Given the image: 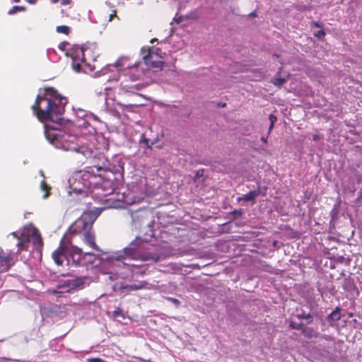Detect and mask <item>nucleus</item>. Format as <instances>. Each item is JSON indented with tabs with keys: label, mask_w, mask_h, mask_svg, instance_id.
<instances>
[{
	"label": "nucleus",
	"mask_w": 362,
	"mask_h": 362,
	"mask_svg": "<svg viewBox=\"0 0 362 362\" xmlns=\"http://www.w3.org/2000/svg\"><path fill=\"white\" fill-rule=\"evenodd\" d=\"M286 79L284 78H279L274 80L273 83L279 87H281L286 83Z\"/></svg>",
	"instance_id": "25"
},
{
	"label": "nucleus",
	"mask_w": 362,
	"mask_h": 362,
	"mask_svg": "<svg viewBox=\"0 0 362 362\" xmlns=\"http://www.w3.org/2000/svg\"><path fill=\"white\" fill-rule=\"evenodd\" d=\"M116 16V11H113L112 13L109 16L108 21H111L113 19V18Z\"/></svg>",
	"instance_id": "31"
},
{
	"label": "nucleus",
	"mask_w": 362,
	"mask_h": 362,
	"mask_svg": "<svg viewBox=\"0 0 362 362\" xmlns=\"http://www.w3.org/2000/svg\"><path fill=\"white\" fill-rule=\"evenodd\" d=\"M269 120L271 122V124H270V126H269V134L270 132L272 131V129L274 127V123L277 121V118L273 114L269 115Z\"/></svg>",
	"instance_id": "24"
},
{
	"label": "nucleus",
	"mask_w": 362,
	"mask_h": 362,
	"mask_svg": "<svg viewBox=\"0 0 362 362\" xmlns=\"http://www.w3.org/2000/svg\"><path fill=\"white\" fill-rule=\"evenodd\" d=\"M25 8L22 6H14L11 9H10L8 12L9 15H13L18 11H24Z\"/></svg>",
	"instance_id": "22"
},
{
	"label": "nucleus",
	"mask_w": 362,
	"mask_h": 362,
	"mask_svg": "<svg viewBox=\"0 0 362 362\" xmlns=\"http://www.w3.org/2000/svg\"><path fill=\"white\" fill-rule=\"evenodd\" d=\"M88 362H105L104 360L100 358H90L88 359Z\"/></svg>",
	"instance_id": "29"
},
{
	"label": "nucleus",
	"mask_w": 362,
	"mask_h": 362,
	"mask_svg": "<svg viewBox=\"0 0 362 362\" xmlns=\"http://www.w3.org/2000/svg\"><path fill=\"white\" fill-rule=\"evenodd\" d=\"M341 308L337 307L329 315L328 320L332 321H338L341 319Z\"/></svg>",
	"instance_id": "16"
},
{
	"label": "nucleus",
	"mask_w": 362,
	"mask_h": 362,
	"mask_svg": "<svg viewBox=\"0 0 362 362\" xmlns=\"http://www.w3.org/2000/svg\"><path fill=\"white\" fill-rule=\"evenodd\" d=\"M314 35L319 39H322L324 38V37L325 36V33L323 30H320L315 33Z\"/></svg>",
	"instance_id": "26"
},
{
	"label": "nucleus",
	"mask_w": 362,
	"mask_h": 362,
	"mask_svg": "<svg viewBox=\"0 0 362 362\" xmlns=\"http://www.w3.org/2000/svg\"><path fill=\"white\" fill-rule=\"evenodd\" d=\"M173 21L175 22H176L177 23H181L182 21V16H179V17L175 16L173 18Z\"/></svg>",
	"instance_id": "32"
},
{
	"label": "nucleus",
	"mask_w": 362,
	"mask_h": 362,
	"mask_svg": "<svg viewBox=\"0 0 362 362\" xmlns=\"http://www.w3.org/2000/svg\"><path fill=\"white\" fill-rule=\"evenodd\" d=\"M301 332L303 335L308 339L317 338L320 336V333L317 331H316L314 328L310 327L304 326Z\"/></svg>",
	"instance_id": "12"
},
{
	"label": "nucleus",
	"mask_w": 362,
	"mask_h": 362,
	"mask_svg": "<svg viewBox=\"0 0 362 362\" xmlns=\"http://www.w3.org/2000/svg\"><path fill=\"white\" fill-rule=\"evenodd\" d=\"M120 88L124 92H129V93H133L135 90H137L136 86H129L124 84L123 82L120 85Z\"/></svg>",
	"instance_id": "20"
},
{
	"label": "nucleus",
	"mask_w": 362,
	"mask_h": 362,
	"mask_svg": "<svg viewBox=\"0 0 362 362\" xmlns=\"http://www.w3.org/2000/svg\"><path fill=\"white\" fill-rule=\"evenodd\" d=\"M321 139V136H320V135H318V134H314V135L313 136V139L314 141H317V140H319V139Z\"/></svg>",
	"instance_id": "36"
},
{
	"label": "nucleus",
	"mask_w": 362,
	"mask_h": 362,
	"mask_svg": "<svg viewBox=\"0 0 362 362\" xmlns=\"http://www.w3.org/2000/svg\"><path fill=\"white\" fill-rule=\"evenodd\" d=\"M144 243L142 240L136 238L134 240L128 247L124 249V257L119 255L117 259H133V260H141L147 261L151 259V255L146 252L144 250Z\"/></svg>",
	"instance_id": "5"
},
{
	"label": "nucleus",
	"mask_w": 362,
	"mask_h": 362,
	"mask_svg": "<svg viewBox=\"0 0 362 362\" xmlns=\"http://www.w3.org/2000/svg\"><path fill=\"white\" fill-rule=\"evenodd\" d=\"M11 234H12V235H13V237H15V238H16L18 240H19L20 236H18L16 232H13V233H12Z\"/></svg>",
	"instance_id": "39"
},
{
	"label": "nucleus",
	"mask_w": 362,
	"mask_h": 362,
	"mask_svg": "<svg viewBox=\"0 0 362 362\" xmlns=\"http://www.w3.org/2000/svg\"><path fill=\"white\" fill-rule=\"evenodd\" d=\"M249 17H256L257 16V14H256V12L255 11H253L252 13H250L249 15H248Z\"/></svg>",
	"instance_id": "38"
},
{
	"label": "nucleus",
	"mask_w": 362,
	"mask_h": 362,
	"mask_svg": "<svg viewBox=\"0 0 362 362\" xmlns=\"http://www.w3.org/2000/svg\"><path fill=\"white\" fill-rule=\"evenodd\" d=\"M67 99L52 87H45L42 94L37 95L32 110L40 122L53 120L64 112Z\"/></svg>",
	"instance_id": "1"
},
{
	"label": "nucleus",
	"mask_w": 362,
	"mask_h": 362,
	"mask_svg": "<svg viewBox=\"0 0 362 362\" xmlns=\"http://www.w3.org/2000/svg\"><path fill=\"white\" fill-rule=\"evenodd\" d=\"M311 26L315 27V28H321V25H320L317 22H315V21L312 22Z\"/></svg>",
	"instance_id": "35"
},
{
	"label": "nucleus",
	"mask_w": 362,
	"mask_h": 362,
	"mask_svg": "<svg viewBox=\"0 0 362 362\" xmlns=\"http://www.w3.org/2000/svg\"><path fill=\"white\" fill-rule=\"evenodd\" d=\"M261 140H262L264 144H267V138H266V137H262V138H261Z\"/></svg>",
	"instance_id": "40"
},
{
	"label": "nucleus",
	"mask_w": 362,
	"mask_h": 362,
	"mask_svg": "<svg viewBox=\"0 0 362 362\" xmlns=\"http://www.w3.org/2000/svg\"><path fill=\"white\" fill-rule=\"evenodd\" d=\"M98 217V214L93 211H85L74 223L72 233L80 234L86 244L91 248L103 254L95 242V235L92 231L93 224Z\"/></svg>",
	"instance_id": "2"
},
{
	"label": "nucleus",
	"mask_w": 362,
	"mask_h": 362,
	"mask_svg": "<svg viewBox=\"0 0 362 362\" xmlns=\"http://www.w3.org/2000/svg\"><path fill=\"white\" fill-rule=\"evenodd\" d=\"M45 136L47 141L52 144H54L55 141L57 140V134L55 133V129L50 128L48 125H45Z\"/></svg>",
	"instance_id": "11"
},
{
	"label": "nucleus",
	"mask_w": 362,
	"mask_h": 362,
	"mask_svg": "<svg viewBox=\"0 0 362 362\" xmlns=\"http://www.w3.org/2000/svg\"><path fill=\"white\" fill-rule=\"evenodd\" d=\"M40 187L42 190L45 191V193L43 195V198H47L49 195L50 187L47 185L45 180H42L40 183Z\"/></svg>",
	"instance_id": "18"
},
{
	"label": "nucleus",
	"mask_w": 362,
	"mask_h": 362,
	"mask_svg": "<svg viewBox=\"0 0 362 362\" xmlns=\"http://www.w3.org/2000/svg\"><path fill=\"white\" fill-rule=\"evenodd\" d=\"M15 262L13 253L0 250V273L7 272Z\"/></svg>",
	"instance_id": "8"
},
{
	"label": "nucleus",
	"mask_w": 362,
	"mask_h": 362,
	"mask_svg": "<svg viewBox=\"0 0 362 362\" xmlns=\"http://www.w3.org/2000/svg\"><path fill=\"white\" fill-rule=\"evenodd\" d=\"M127 57H121L115 62V66L120 70L127 71L131 81H135L139 80L144 75V69L139 68L140 62L134 63L133 65L127 64Z\"/></svg>",
	"instance_id": "6"
},
{
	"label": "nucleus",
	"mask_w": 362,
	"mask_h": 362,
	"mask_svg": "<svg viewBox=\"0 0 362 362\" xmlns=\"http://www.w3.org/2000/svg\"><path fill=\"white\" fill-rule=\"evenodd\" d=\"M56 30L58 33H62L67 35L70 33V28L67 25H59L56 28Z\"/></svg>",
	"instance_id": "19"
},
{
	"label": "nucleus",
	"mask_w": 362,
	"mask_h": 362,
	"mask_svg": "<svg viewBox=\"0 0 362 362\" xmlns=\"http://www.w3.org/2000/svg\"><path fill=\"white\" fill-rule=\"evenodd\" d=\"M29 242H30L29 238L27 236L22 234L20 236L18 243H17V246L18 247V252H20L22 250H27L28 245Z\"/></svg>",
	"instance_id": "15"
},
{
	"label": "nucleus",
	"mask_w": 362,
	"mask_h": 362,
	"mask_svg": "<svg viewBox=\"0 0 362 362\" xmlns=\"http://www.w3.org/2000/svg\"><path fill=\"white\" fill-rule=\"evenodd\" d=\"M259 195V192L256 190L250 191L247 194H245L243 197H240L237 199L238 202L245 201V202H252V204L255 202V198Z\"/></svg>",
	"instance_id": "14"
},
{
	"label": "nucleus",
	"mask_w": 362,
	"mask_h": 362,
	"mask_svg": "<svg viewBox=\"0 0 362 362\" xmlns=\"http://www.w3.org/2000/svg\"><path fill=\"white\" fill-rule=\"evenodd\" d=\"M168 300L171 301L172 303H173L177 306L180 305V301L178 299H177V298H168Z\"/></svg>",
	"instance_id": "28"
},
{
	"label": "nucleus",
	"mask_w": 362,
	"mask_h": 362,
	"mask_svg": "<svg viewBox=\"0 0 362 362\" xmlns=\"http://www.w3.org/2000/svg\"><path fill=\"white\" fill-rule=\"evenodd\" d=\"M98 159L101 160V163H98L95 159L93 166L88 167L86 170L76 173L73 177L75 180L81 179L84 187L90 188L92 185L90 179L95 178L96 175L100 177L101 174L99 172L106 170L109 168V162L103 155H99Z\"/></svg>",
	"instance_id": "4"
},
{
	"label": "nucleus",
	"mask_w": 362,
	"mask_h": 362,
	"mask_svg": "<svg viewBox=\"0 0 362 362\" xmlns=\"http://www.w3.org/2000/svg\"><path fill=\"white\" fill-rule=\"evenodd\" d=\"M141 53L142 55V59L148 69L156 70H161L163 69L165 63L161 60H156L158 54L157 52L154 50L153 47H144L141 49Z\"/></svg>",
	"instance_id": "7"
},
{
	"label": "nucleus",
	"mask_w": 362,
	"mask_h": 362,
	"mask_svg": "<svg viewBox=\"0 0 362 362\" xmlns=\"http://www.w3.org/2000/svg\"><path fill=\"white\" fill-rule=\"evenodd\" d=\"M83 284L82 281L80 280V279H77V280H75L74 281V286H79L80 284Z\"/></svg>",
	"instance_id": "34"
},
{
	"label": "nucleus",
	"mask_w": 362,
	"mask_h": 362,
	"mask_svg": "<svg viewBox=\"0 0 362 362\" xmlns=\"http://www.w3.org/2000/svg\"><path fill=\"white\" fill-rule=\"evenodd\" d=\"M322 337L323 339H325V340H330L331 339V337L328 336V335H322Z\"/></svg>",
	"instance_id": "37"
},
{
	"label": "nucleus",
	"mask_w": 362,
	"mask_h": 362,
	"mask_svg": "<svg viewBox=\"0 0 362 362\" xmlns=\"http://www.w3.org/2000/svg\"><path fill=\"white\" fill-rule=\"evenodd\" d=\"M84 51L83 48L77 47L71 54V59L72 61L71 66L76 71H80L81 69V65L86 62Z\"/></svg>",
	"instance_id": "9"
},
{
	"label": "nucleus",
	"mask_w": 362,
	"mask_h": 362,
	"mask_svg": "<svg viewBox=\"0 0 362 362\" xmlns=\"http://www.w3.org/2000/svg\"><path fill=\"white\" fill-rule=\"evenodd\" d=\"M297 317L299 320H308V324H310L313 322V315L310 313H306L305 311H303L297 315Z\"/></svg>",
	"instance_id": "17"
},
{
	"label": "nucleus",
	"mask_w": 362,
	"mask_h": 362,
	"mask_svg": "<svg viewBox=\"0 0 362 362\" xmlns=\"http://www.w3.org/2000/svg\"><path fill=\"white\" fill-rule=\"evenodd\" d=\"M304 326L305 325L303 323H296V322H292V321L289 324V327L291 329L301 330V331L303 330Z\"/></svg>",
	"instance_id": "23"
},
{
	"label": "nucleus",
	"mask_w": 362,
	"mask_h": 362,
	"mask_svg": "<svg viewBox=\"0 0 362 362\" xmlns=\"http://www.w3.org/2000/svg\"><path fill=\"white\" fill-rule=\"evenodd\" d=\"M33 244L37 247L41 248L43 246V242L40 235L37 234L33 238Z\"/></svg>",
	"instance_id": "21"
},
{
	"label": "nucleus",
	"mask_w": 362,
	"mask_h": 362,
	"mask_svg": "<svg viewBox=\"0 0 362 362\" xmlns=\"http://www.w3.org/2000/svg\"><path fill=\"white\" fill-rule=\"evenodd\" d=\"M243 211L242 209H238V210L235 209L232 211L233 214L238 216H241L243 215Z\"/></svg>",
	"instance_id": "30"
},
{
	"label": "nucleus",
	"mask_w": 362,
	"mask_h": 362,
	"mask_svg": "<svg viewBox=\"0 0 362 362\" xmlns=\"http://www.w3.org/2000/svg\"><path fill=\"white\" fill-rule=\"evenodd\" d=\"M15 2H20L21 0H13Z\"/></svg>",
	"instance_id": "43"
},
{
	"label": "nucleus",
	"mask_w": 362,
	"mask_h": 362,
	"mask_svg": "<svg viewBox=\"0 0 362 362\" xmlns=\"http://www.w3.org/2000/svg\"><path fill=\"white\" fill-rule=\"evenodd\" d=\"M81 152L85 156H89L91 155V151L86 150V151H81Z\"/></svg>",
	"instance_id": "33"
},
{
	"label": "nucleus",
	"mask_w": 362,
	"mask_h": 362,
	"mask_svg": "<svg viewBox=\"0 0 362 362\" xmlns=\"http://www.w3.org/2000/svg\"><path fill=\"white\" fill-rule=\"evenodd\" d=\"M198 177H199V172L197 173L196 175V178H197Z\"/></svg>",
	"instance_id": "42"
},
{
	"label": "nucleus",
	"mask_w": 362,
	"mask_h": 362,
	"mask_svg": "<svg viewBox=\"0 0 362 362\" xmlns=\"http://www.w3.org/2000/svg\"><path fill=\"white\" fill-rule=\"evenodd\" d=\"M148 283L146 281H141L139 284H130V285H124L120 287V290L125 293V295H128L132 291H137L146 288Z\"/></svg>",
	"instance_id": "10"
},
{
	"label": "nucleus",
	"mask_w": 362,
	"mask_h": 362,
	"mask_svg": "<svg viewBox=\"0 0 362 362\" xmlns=\"http://www.w3.org/2000/svg\"><path fill=\"white\" fill-rule=\"evenodd\" d=\"M113 316L115 317H117L119 316H122V310L120 308H117L113 312Z\"/></svg>",
	"instance_id": "27"
},
{
	"label": "nucleus",
	"mask_w": 362,
	"mask_h": 362,
	"mask_svg": "<svg viewBox=\"0 0 362 362\" xmlns=\"http://www.w3.org/2000/svg\"><path fill=\"white\" fill-rule=\"evenodd\" d=\"M90 252L83 253L81 248L72 245L71 240L64 238L59 244V247L52 252V258L57 265H62L66 259L69 262V257L73 259V263H78L82 257L86 255H91Z\"/></svg>",
	"instance_id": "3"
},
{
	"label": "nucleus",
	"mask_w": 362,
	"mask_h": 362,
	"mask_svg": "<svg viewBox=\"0 0 362 362\" xmlns=\"http://www.w3.org/2000/svg\"><path fill=\"white\" fill-rule=\"evenodd\" d=\"M28 1L30 4H35L36 2V0H28Z\"/></svg>",
	"instance_id": "41"
},
{
	"label": "nucleus",
	"mask_w": 362,
	"mask_h": 362,
	"mask_svg": "<svg viewBox=\"0 0 362 362\" xmlns=\"http://www.w3.org/2000/svg\"><path fill=\"white\" fill-rule=\"evenodd\" d=\"M101 187L104 189L105 194H110L114 191V182L110 179L103 180L100 183Z\"/></svg>",
	"instance_id": "13"
}]
</instances>
